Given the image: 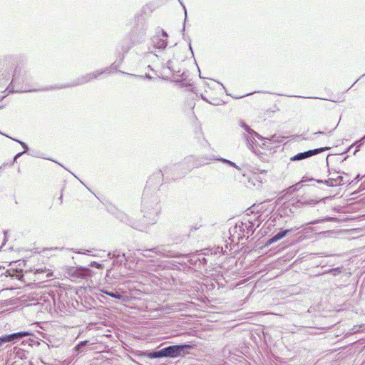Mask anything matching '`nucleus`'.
I'll use <instances>...</instances> for the list:
<instances>
[{"instance_id":"obj_11","label":"nucleus","mask_w":365,"mask_h":365,"mask_svg":"<svg viewBox=\"0 0 365 365\" xmlns=\"http://www.w3.org/2000/svg\"><path fill=\"white\" fill-rule=\"evenodd\" d=\"M317 182H323L322 180H318ZM324 183L326 184L327 186H329V187H333V186L338 185V182L336 181L334 178H329V179L326 180L324 182Z\"/></svg>"},{"instance_id":"obj_12","label":"nucleus","mask_w":365,"mask_h":365,"mask_svg":"<svg viewBox=\"0 0 365 365\" xmlns=\"http://www.w3.org/2000/svg\"><path fill=\"white\" fill-rule=\"evenodd\" d=\"M149 357L151 358V359H156V358L164 357L163 349L159 350V351H157L151 352L149 354Z\"/></svg>"},{"instance_id":"obj_19","label":"nucleus","mask_w":365,"mask_h":365,"mask_svg":"<svg viewBox=\"0 0 365 365\" xmlns=\"http://www.w3.org/2000/svg\"><path fill=\"white\" fill-rule=\"evenodd\" d=\"M14 140L18 142L19 143L21 144V145L25 149V150H27L28 149V146L26 143H24V142L22 141H20L19 140H16V139H13Z\"/></svg>"},{"instance_id":"obj_3","label":"nucleus","mask_w":365,"mask_h":365,"mask_svg":"<svg viewBox=\"0 0 365 365\" xmlns=\"http://www.w3.org/2000/svg\"><path fill=\"white\" fill-rule=\"evenodd\" d=\"M168 34L165 31L162 30L160 33L157 34L152 38V45L154 48L163 50L166 48Z\"/></svg>"},{"instance_id":"obj_8","label":"nucleus","mask_w":365,"mask_h":365,"mask_svg":"<svg viewBox=\"0 0 365 365\" xmlns=\"http://www.w3.org/2000/svg\"><path fill=\"white\" fill-rule=\"evenodd\" d=\"M262 182V179L259 175L256 173L253 174L248 180L249 186H253L257 187H259L261 185Z\"/></svg>"},{"instance_id":"obj_4","label":"nucleus","mask_w":365,"mask_h":365,"mask_svg":"<svg viewBox=\"0 0 365 365\" xmlns=\"http://www.w3.org/2000/svg\"><path fill=\"white\" fill-rule=\"evenodd\" d=\"M103 72H104V71H96L95 72L88 73V74L85 75L84 76L74 81L71 85H66V86L58 87V88H66V87H68V86H78V85H81L83 83H86L93 79L97 78Z\"/></svg>"},{"instance_id":"obj_7","label":"nucleus","mask_w":365,"mask_h":365,"mask_svg":"<svg viewBox=\"0 0 365 365\" xmlns=\"http://www.w3.org/2000/svg\"><path fill=\"white\" fill-rule=\"evenodd\" d=\"M292 231H293L292 229L285 230L284 231L279 232V233H277V235L273 236L272 238H270L267 241V245H271V244H272V243H274V242L281 240L282 238L285 237L288 233L291 232Z\"/></svg>"},{"instance_id":"obj_25","label":"nucleus","mask_w":365,"mask_h":365,"mask_svg":"<svg viewBox=\"0 0 365 365\" xmlns=\"http://www.w3.org/2000/svg\"><path fill=\"white\" fill-rule=\"evenodd\" d=\"M317 202H318V201L311 200V201L308 202L307 204H309V205H315Z\"/></svg>"},{"instance_id":"obj_13","label":"nucleus","mask_w":365,"mask_h":365,"mask_svg":"<svg viewBox=\"0 0 365 365\" xmlns=\"http://www.w3.org/2000/svg\"><path fill=\"white\" fill-rule=\"evenodd\" d=\"M101 292L103 293H104L107 295H109L115 299H121L122 298V295L120 294H119L118 292H108V291L103 290V289H102Z\"/></svg>"},{"instance_id":"obj_16","label":"nucleus","mask_w":365,"mask_h":365,"mask_svg":"<svg viewBox=\"0 0 365 365\" xmlns=\"http://www.w3.org/2000/svg\"><path fill=\"white\" fill-rule=\"evenodd\" d=\"M90 270L88 269H84L79 273V276L81 277H85L89 274Z\"/></svg>"},{"instance_id":"obj_9","label":"nucleus","mask_w":365,"mask_h":365,"mask_svg":"<svg viewBox=\"0 0 365 365\" xmlns=\"http://www.w3.org/2000/svg\"><path fill=\"white\" fill-rule=\"evenodd\" d=\"M244 138L245 139L248 148L252 150L254 148V145L255 144L256 142L253 135L247 133V135H244Z\"/></svg>"},{"instance_id":"obj_6","label":"nucleus","mask_w":365,"mask_h":365,"mask_svg":"<svg viewBox=\"0 0 365 365\" xmlns=\"http://www.w3.org/2000/svg\"><path fill=\"white\" fill-rule=\"evenodd\" d=\"M31 335L30 332L28 331H21L17 333H14L9 335L2 336L0 337V346L2 345V344L6 342H10V341H16L17 340L21 339V338L24 336H27Z\"/></svg>"},{"instance_id":"obj_1","label":"nucleus","mask_w":365,"mask_h":365,"mask_svg":"<svg viewBox=\"0 0 365 365\" xmlns=\"http://www.w3.org/2000/svg\"><path fill=\"white\" fill-rule=\"evenodd\" d=\"M212 160V158H194L192 156L186 158L185 160L178 167H185L183 174L188 173L194 168H198L204 165L208 164Z\"/></svg>"},{"instance_id":"obj_29","label":"nucleus","mask_w":365,"mask_h":365,"mask_svg":"<svg viewBox=\"0 0 365 365\" xmlns=\"http://www.w3.org/2000/svg\"><path fill=\"white\" fill-rule=\"evenodd\" d=\"M170 64V61H168V67H169Z\"/></svg>"},{"instance_id":"obj_18","label":"nucleus","mask_w":365,"mask_h":365,"mask_svg":"<svg viewBox=\"0 0 365 365\" xmlns=\"http://www.w3.org/2000/svg\"><path fill=\"white\" fill-rule=\"evenodd\" d=\"M244 225L245 224L243 222H241L240 225H237L236 227H235V229L237 230L239 229L240 231H245V228H244Z\"/></svg>"},{"instance_id":"obj_17","label":"nucleus","mask_w":365,"mask_h":365,"mask_svg":"<svg viewBox=\"0 0 365 365\" xmlns=\"http://www.w3.org/2000/svg\"><path fill=\"white\" fill-rule=\"evenodd\" d=\"M88 343V341H81L76 346V349L77 350H80L83 346H84L85 345H86Z\"/></svg>"},{"instance_id":"obj_27","label":"nucleus","mask_w":365,"mask_h":365,"mask_svg":"<svg viewBox=\"0 0 365 365\" xmlns=\"http://www.w3.org/2000/svg\"><path fill=\"white\" fill-rule=\"evenodd\" d=\"M251 227H252L251 225H245V227L247 230V231L249 230L250 228H251Z\"/></svg>"},{"instance_id":"obj_24","label":"nucleus","mask_w":365,"mask_h":365,"mask_svg":"<svg viewBox=\"0 0 365 365\" xmlns=\"http://www.w3.org/2000/svg\"><path fill=\"white\" fill-rule=\"evenodd\" d=\"M154 251L155 252V253H161V252L157 250V249H153V250H146V252H154Z\"/></svg>"},{"instance_id":"obj_2","label":"nucleus","mask_w":365,"mask_h":365,"mask_svg":"<svg viewBox=\"0 0 365 365\" xmlns=\"http://www.w3.org/2000/svg\"><path fill=\"white\" fill-rule=\"evenodd\" d=\"M191 348L190 345H173L163 349L164 357H178L187 354V350Z\"/></svg>"},{"instance_id":"obj_10","label":"nucleus","mask_w":365,"mask_h":365,"mask_svg":"<svg viewBox=\"0 0 365 365\" xmlns=\"http://www.w3.org/2000/svg\"><path fill=\"white\" fill-rule=\"evenodd\" d=\"M43 273H46V278L53 276L52 270L50 269H46V267L36 269L35 272H34V274H36V275H40V274H43Z\"/></svg>"},{"instance_id":"obj_20","label":"nucleus","mask_w":365,"mask_h":365,"mask_svg":"<svg viewBox=\"0 0 365 365\" xmlns=\"http://www.w3.org/2000/svg\"><path fill=\"white\" fill-rule=\"evenodd\" d=\"M336 181L338 182V185H340L341 184H343V177L342 176H338L337 178H335Z\"/></svg>"},{"instance_id":"obj_15","label":"nucleus","mask_w":365,"mask_h":365,"mask_svg":"<svg viewBox=\"0 0 365 365\" xmlns=\"http://www.w3.org/2000/svg\"><path fill=\"white\" fill-rule=\"evenodd\" d=\"M241 126L249 134H252V133H255V131L247 124L245 123H241Z\"/></svg>"},{"instance_id":"obj_14","label":"nucleus","mask_w":365,"mask_h":365,"mask_svg":"<svg viewBox=\"0 0 365 365\" xmlns=\"http://www.w3.org/2000/svg\"><path fill=\"white\" fill-rule=\"evenodd\" d=\"M220 161L225 163H227L238 170H240V167L238 165H237L235 163L230 161V160H226V159H223V158H221L220 159Z\"/></svg>"},{"instance_id":"obj_26","label":"nucleus","mask_w":365,"mask_h":365,"mask_svg":"<svg viewBox=\"0 0 365 365\" xmlns=\"http://www.w3.org/2000/svg\"><path fill=\"white\" fill-rule=\"evenodd\" d=\"M43 89H38V91H42ZM26 91H37V89H33V90H26Z\"/></svg>"},{"instance_id":"obj_23","label":"nucleus","mask_w":365,"mask_h":365,"mask_svg":"<svg viewBox=\"0 0 365 365\" xmlns=\"http://www.w3.org/2000/svg\"><path fill=\"white\" fill-rule=\"evenodd\" d=\"M251 135H253L254 137H257V138H259V139L262 138V136L259 133H256L255 131V133H252Z\"/></svg>"},{"instance_id":"obj_5","label":"nucleus","mask_w":365,"mask_h":365,"mask_svg":"<svg viewBox=\"0 0 365 365\" xmlns=\"http://www.w3.org/2000/svg\"><path fill=\"white\" fill-rule=\"evenodd\" d=\"M329 148H330L329 147H324V148L309 150L308 151L300 153H298V154L295 155L294 156L292 157L291 160H292V161L302 160L308 158L312 155L319 154L323 151L327 150Z\"/></svg>"},{"instance_id":"obj_30","label":"nucleus","mask_w":365,"mask_h":365,"mask_svg":"<svg viewBox=\"0 0 365 365\" xmlns=\"http://www.w3.org/2000/svg\"><path fill=\"white\" fill-rule=\"evenodd\" d=\"M356 180H359V175H358L356 178Z\"/></svg>"},{"instance_id":"obj_31","label":"nucleus","mask_w":365,"mask_h":365,"mask_svg":"<svg viewBox=\"0 0 365 365\" xmlns=\"http://www.w3.org/2000/svg\"><path fill=\"white\" fill-rule=\"evenodd\" d=\"M38 279L42 280L43 278L38 277Z\"/></svg>"},{"instance_id":"obj_22","label":"nucleus","mask_w":365,"mask_h":365,"mask_svg":"<svg viewBox=\"0 0 365 365\" xmlns=\"http://www.w3.org/2000/svg\"><path fill=\"white\" fill-rule=\"evenodd\" d=\"M91 266L95 267L98 268V269L102 267V265L101 264L97 263V262L92 263Z\"/></svg>"},{"instance_id":"obj_21","label":"nucleus","mask_w":365,"mask_h":365,"mask_svg":"<svg viewBox=\"0 0 365 365\" xmlns=\"http://www.w3.org/2000/svg\"><path fill=\"white\" fill-rule=\"evenodd\" d=\"M26 151L19 153L14 157V162L16 161L17 158H19L21 155H22Z\"/></svg>"},{"instance_id":"obj_28","label":"nucleus","mask_w":365,"mask_h":365,"mask_svg":"<svg viewBox=\"0 0 365 365\" xmlns=\"http://www.w3.org/2000/svg\"><path fill=\"white\" fill-rule=\"evenodd\" d=\"M324 133H324V132H316V133H314V135H317V134H324Z\"/></svg>"}]
</instances>
